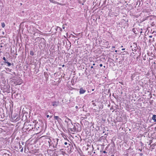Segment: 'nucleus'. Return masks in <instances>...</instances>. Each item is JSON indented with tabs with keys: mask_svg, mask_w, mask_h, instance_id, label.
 Here are the masks:
<instances>
[{
	"mask_svg": "<svg viewBox=\"0 0 156 156\" xmlns=\"http://www.w3.org/2000/svg\"><path fill=\"white\" fill-rule=\"evenodd\" d=\"M131 47L132 48V50L133 51H136V50L138 48L137 44L136 43H134L132 45H131Z\"/></svg>",
	"mask_w": 156,
	"mask_h": 156,
	"instance_id": "1",
	"label": "nucleus"
},
{
	"mask_svg": "<svg viewBox=\"0 0 156 156\" xmlns=\"http://www.w3.org/2000/svg\"><path fill=\"white\" fill-rule=\"evenodd\" d=\"M65 146H64L65 148V150L66 151H70L71 148V144H69L67 143V142L64 143Z\"/></svg>",
	"mask_w": 156,
	"mask_h": 156,
	"instance_id": "2",
	"label": "nucleus"
},
{
	"mask_svg": "<svg viewBox=\"0 0 156 156\" xmlns=\"http://www.w3.org/2000/svg\"><path fill=\"white\" fill-rule=\"evenodd\" d=\"M72 125L73 126V128H69L70 130L72 131L77 132L79 130L78 129V126L74 124V125L72 124Z\"/></svg>",
	"mask_w": 156,
	"mask_h": 156,
	"instance_id": "3",
	"label": "nucleus"
},
{
	"mask_svg": "<svg viewBox=\"0 0 156 156\" xmlns=\"http://www.w3.org/2000/svg\"><path fill=\"white\" fill-rule=\"evenodd\" d=\"M65 122L67 123V127L68 128H69L70 127V123H71L72 124V122L71 120L67 117L66 118V119L65 120Z\"/></svg>",
	"mask_w": 156,
	"mask_h": 156,
	"instance_id": "4",
	"label": "nucleus"
},
{
	"mask_svg": "<svg viewBox=\"0 0 156 156\" xmlns=\"http://www.w3.org/2000/svg\"><path fill=\"white\" fill-rule=\"evenodd\" d=\"M33 126L31 125H28L27 126V127L26 128V129L27 131H30V130H33L34 128Z\"/></svg>",
	"mask_w": 156,
	"mask_h": 156,
	"instance_id": "5",
	"label": "nucleus"
},
{
	"mask_svg": "<svg viewBox=\"0 0 156 156\" xmlns=\"http://www.w3.org/2000/svg\"><path fill=\"white\" fill-rule=\"evenodd\" d=\"M58 139H56L55 140H54V143L53 144V147H55V148H57V145L58 144Z\"/></svg>",
	"mask_w": 156,
	"mask_h": 156,
	"instance_id": "6",
	"label": "nucleus"
},
{
	"mask_svg": "<svg viewBox=\"0 0 156 156\" xmlns=\"http://www.w3.org/2000/svg\"><path fill=\"white\" fill-rule=\"evenodd\" d=\"M86 90H84L83 88H81L80 89L79 93L80 94H82L85 92Z\"/></svg>",
	"mask_w": 156,
	"mask_h": 156,
	"instance_id": "7",
	"label": "nucleus"
},
{
	"mask_svg": "<svg viewBox=\"0 0 156 156\" xmlns=\"http://www.w3.org/2000/svg\"><path fill=\"white\" fill-rule=\"evenodd\" d=\"M54 119H55L57 120L58 122H60L62 119L61 118H59L58 116H54Z\"/></svg>",
	"mask_w": 156,
	"mask_h": 156,
	"instance_id": "8",
	"label": "nucleus"
},
{
	"mask_svg": "<svg viewBox=\"0 0 156 156\" xmlns=\"http://www.w3.org/2000/svg\"><path fill=\"white\" fill-rule=\"evenodd\" d=\"M52 105L53 106H56L58 105V102H56V101H54V102H52Z\"/></svg>",
	"mask_w": 156,
	"mask_h": 156,
	"instance_id": "9",
	"label": "nucleus"
},
{
	"mask_svg": "<svg viewBox=\"0 0 156 156\" xmlns=\"http://www.w3.org/2000/svg\"><path fill=\"white\" fill-rule=\"evenodd\" d=\"M37 123H38L37 122V123L36 124H35L34 125V128H35L36 127V129L37 130H38V129H39L41 126H38V124Z\"/></svg>",
	"mask_w": 156,
	"mask_h": 156,
	"instance_id": "10",
	"label": "nucleus"
},
{
	"mask_svg": "<svg viewBox=\"0 0 156 156\" xmlns=\"http://www.w3.org/2000/svg\"><path fill=\"white\" fill-rule=\"evenodd\" d=\"M152 119L154 120V122H156V115H154L152 117Z\"/></svg>",
	"mask_w": 156,
	"mask_h": 156,
	"instance_id": "11",
	"label": "nucleus"
},
{
	"mask_svg": "<svg viewBox=\"0 0 156 156\" xmlns=\"http://www.w3.org/2000/svg\"><path fill=\"white\" fill-rule=\"evenodd\" d=\"M6 63H7L8 64V66H10L11 64L10 63L8 62H5V64H4L5 65Z\"/></svg>",
	"mask_w": 156,
	"mask_h": 156,
	"instance_id": "12",
	"label": "nucleus"
},
{
	"mask_svg": "<svg viewBox=\"0 0 156 156\" xmlns=\"http://www.w3.org/2000/svg\"><path fill=\"white\" fill-rule=\"evenodd\" d=\"M1 26L3 28L5 27V24L4 23L2 22L1 23Z\"/></svg>",
	"mask_w": 156,
	"mask_h": 156,
	"instance_id": "13",
	"label": "nucleus"
},
{
	"mask_svg": "<svg viewBox=\"0 0 156 156\" xmlns=\"http://www.w3.org/2000/svg\"><path fill=\"white\" fill-rule=\"evenodd\" d=\"M30 54L32 56H33L34 55V53L33 51H30Z\"/></svg>",
	"mask_w": 156,
	"mask_h": 156,
	"instance_id": "14",
	"label": "nucleus"
},
{
	"mask_svg": "<svg viewBox=\"0 0 156 156\" xmlns=\"http://www.w3.org/2000/svg\"><path fill=\"white\" fill-rule=\"evenodd\" d=\"M130 56H132L133 58H134V57L135 56L134 53V52H132Z\"/></svg>",
	"mask_w": 156,
	"mask_h": 156,
	"instance_id": "15",
	"label": "nucleus"
},
{
	"mask_svg": "<svg viewBox=\"0 0 156 156\" xmlns=\"http://www.w3.org/2000/svg\"><path fill=\"white\" fill-rule=\"evenodd\" d=\"M3 59L4 60V64H5V62H8L7 61L6 59V58L5 57H3Z\"/></svg>",
	"mask_w": 156,
	"mask_h": 156,
	"instance_id": "16",
	"label": "nucleus"
},
{
	"mask_svg": "<svg viewBox=\"0 0 156 156\" xmlns=\"http://www.w3.org/2000/svg\"><path fill=\"white\" fill-rule=\"evenodd\" d=\"M135 75L134 74H133V75H132L131 76V80H133V78L135 76Z\"/></svg>",
	"mask_w": 156,
	"mask_h": 156,
	"instance_id": "17",
	"label": "nucleus"
},
{
	"mask_svg": "<svg viewBox=\"0 0 156 156\" xmlns=\"http://www.w3.org/2000/svg\"><path fill=\"white\" fill-rule=\"evenodd\" d=\"M4 45V44L3 43H1V46H0V47L2 48V47H3Z\"/></svg>",
	"mask_w": 156,
	"mask_h": 156,
	"instance_id": "18",
	"label": "nucleus"
},
{
	"mask_svg": "<svg viewBox=\"0 0 156 156\" xmlns=\"http://www.w3.org/2000/svg\"><path fill=\"white\" fill-rule=\"evenodd\" d=\"M7 155V156H11L10 155V154H7L6 153H4V155Z\"/></svg>",
	"mask_w": 156,
	"mask_h": 156,
	"instance_id": "19",
	"label": "nucleus"
},
{
	"mask_svg": "<svg viewBox=\"0 0 156 156\" xmlns=\"http://www.w3.org/2000/svg\"><path fill=\"white\" fill-rule=\"evenodd\" d=\"M133 31L134 33L135 34H136L137 33H136L135 32L136 31H135V29H133V30H132Z\"/></svg>",
	"mask_w": 156,
	"mask_h": 156,
	"instance_id": "20",
	"label": "nucleus"
},
{
	"mask_svg": "<svg viewBox=\"0 0 156 156\" xmlns=\"http://www.w3.org/2000/svg\"><path fill=\"white\" fill-rule=\"evenodd\" d=\"M19 148H21L22 147L21 145L20 144V143H19Z\"/></svg>",
	"mask_w": 156,
	"mask_h": 156,
	"instance_id": "21",
	"label": "nucleus"
},
{
	"mask_svg": "<svg viewBox=\"0 0 156 156\" xmlns=\"http://www.w3.org/2000/svg\"><path fill=\"white\" fill-rule=\"evenodd\" d=\"M143 155V154L142 153H140V156H142Z\"/></svg>",
	"mask_w": 156,
	"mask_h": 156,
	"instance_id": "22",
	"label": "nucleus"
},
{
	"mask_svg": "<svg viewBox=\"0 0 156 156\" xmlns=\"http://www.w3.org/2000/svg\"><path fill=\"white\" fill-rule=\"evenodd\" d=\"M23 147L20 150V151L21 152H23Z\"/></svg>",
	"mask_w": 156,
	"mask_h": 156,
	"instance_id": "23",
	"label": "nucleus"
},
{
	"mask_svg": "<svg viewBox=\"0 0 156 156\" xmlns=\"http://www.w3.org/2000/svg\"><path fill=\"white\" fill-rule=\"evenodd\" d=\"M59 28H60V30L61 31H62V29L60 28V27H59Z\"/></svg>",
	"mask_w": 156,
	"mask_h": 156,
	"instance_id": "24",
	"label": "nucleus"
},
{
	"mask_svg": "<svg viewBox=\"0 0 156 156\" xmlns=\"http://www.w3.org/2000/svg\"><path fill=\"white\" fill-rule=\"evenodd\" d=\"M102 66H103V65H102V64H100V66L101 67H102Z\"/></svg>",
	"mask_w": 156,
	"mask_h": 156,
	"instance_id": "25",
	"label": "nucleus"
},
{
	"mask_svg": "<svg viewBox=\"0 0 156 156\" xmlns=\"http://www.w3.org/2000/svg\"><path fill=\"white\" fill-rule=\"evenodd\" d=\"M14 75H16V74L15 73V72H12Z\"/></svg>",
	"mask_w": 156,
	"mask_h": 156,
	"instance_id": "26",
	"label": "nucleus"
},
{
	"mask_svg": "<svg viewBox=\"0 0 156 156\" xmlns=\"http://www.w3.org/2000/svg\"><path fill=\"white\" fill-rule=\"evenodd\" d=\"M62 28L63 29H64L65 28V27L63 26Z\"/></svg>",
	"mask_w": 156,
	"mask_h": 156,
	"instance_id": "27",
	"label": "nucleus"
},
{
	"mask_svg": "<svg viewBox=\"0 0 156 156\" xmlns=\"http://www.w3.org/2000/svg\"><path fill=\"white\" fill-rule=\"evenodd\" d=\"M150 38H152V36L151 35L149 36V37Z\"/></svg>",
	"mask_w": 156,
	"mask_h": 156,
	"instance_id": "28",
	"label": "nucleus"
},
{
	"mask_svg": "<svg viewBox=\"0 0 156 156\" xmlns=\"http://www.w3.org/2000/svg\"><path fill=\"white\" fill-rule=\"evenodd\" d=\"M9 69V72H12V70L11 69Z\"/></svg>",
	"mask_w": 156,
	"mask_h": 156,
	"instance_id": "29",
	"label": "nucleus"
},
{
	"mask_svg": "<svg viewBox=\"0 0 156 156\" xmlns=\"http://www.w3.org/2000/svg\"><path fill=\"white\" fill-rule=\"evenodd\" d=\"M139 150L140 151H141L142 150V149H139Z\"/></svg>",
	"mask_w": 156,
	"mask_h": 156,
	"instance_id": "30",
	"label": "nucleus"
},
{
	"mask_svg": "<svg viewBox=\"0 0 156 156\" xmlns=\"http://www.w3.org/2000/svg\"><path fill=\"white\" fill-rule=\"evenodd\" d=\"M138 1H139V5H140V1L139 0H138Z\"/></svg>",
	"mask_w": 156,
	"mask_h": 156,
	"instance_id": "31",
	"label": "nucleus"
},
{
	"mask_svg": "<svg viewBox=\"0 0 156 156\" xmlns=\"http://www.w3.org/2000/svg\"><path fill=\"white\" fill-rule=\"evenodd\" d=\"M75 108H76V109H77V108H78V106H76V107H75Z\"/></svg>",
	"mask_w": 156,
	"mask_h": 156,
	"instance_id": "32",
	"label": "nucleus"
},
{
	"mask_svg": "<svg viewBox=\"0 0 156 156\" xmlns=\"http://www.w3.org/2000/svg\"><path fill=\"white\" fill-rule=\"evenodd\" d=\"M103 153H107V152L105 151H103Z\"/></svg>",
	"mask_w": 156,
	"mask_h": 156,
	"instance_id": "33",
	"label": "nucleus"
},
{
	"mask_svg": "<svg viewBox=\"0 0 156 156\" xmlns=\"http://www.w3.org/2000/svg\"><path fill=\"white\" fill-rule=\"evenodd\" d=\"M49 115H47V118H48L49 117Z\"/></svg>",
	"mask_w": 156,
	"mask_h": 156,
	"instance_id": "34",
	"label": "nucleus"
},
{
	"mask_svg": "<svg viewBox=\"0 0 156 156\" xmlns=\"http://www.w3.org/2000/svg\"><path fill=\"white\" fill-rule=\"evenodd\" d=\"M125 50V48H122V51H123V50Z\"/></svg>",
	"mask_w": 156,
	"mask_h": 156,
	"instance_id": "35",
	"label": "nucleus"
},
{
	"mask_svg": "<svg viewBox=\"0 0 156 156\" xmlns=\"http://www.w3.org/2000/svg\"><path fill=\"white\" fill-rule=\"evenodd\" d=\"M90 68L91 69H92L93 68V66H91V67H90Z\"/></svg>",
	"mask_w": 156,
	"mask_h": 156,
	"instance_id": "36",
	"label": "nucleus"
},
{
	"mask_svg": "<svg viewBox=\"0 0 156 156\" xmlns=\"http://www.w3.org/2000/svg\"><path fill=\"white\" fill-rule=\"evenodd\" d=\"M139 1H137V4H136V5H138V4H139V3H138V2Z\"/></svg>",
	"mask_w": 156,
	"mask_h": 156,
	"instance_id": "37",
	"label": "nucleus"
},
{
	"mask_svg": "<svg viewBox=\"0 0 156 156\" xmlns=\"http://www.w3.org/2000/svg\"><path fill=\"white\" fill-rule=\"evenodd\" d=\"M48 143H49V146H50V142H49V141H48Z\"/></svg>",
	"mask_w": 156,
	"mask_h": 156,
	"instance_id": "38",
	"label": "nucleus"
},
{
	"mask_svg": "<svg viewBox=\"0 0 156 156\" xmlns=\"http://www.w3.org/2000/svg\"><path fill=\"white\" fill-rule=\"evenodd\" d=\"M113 109V108L112 107L110 108V110L112 109Z\"/></svg>",
	"mask_w": 156,
	"mask_h": 156,
	"instance_id": "39",
	"label": "nucleus"
},
{
	"mask_svg": "<svg viewBox=\"0 0 156 156\" xmlns=\"http://www.w3.org/2000/svg\"><path fill=\"white\" fill-rule=\"evenodd\" d=\"M64 66H65L64 65H63L62 66V67H64Z\"/></svg>",
	"mask_w": 156,
	"mask_h": 156,
	"instance_id": "40",
	"label": "nucleus"
},
{
	"mask_svg": "<svg viewBox=\"0 0 156 156\" xmlns=\"http://www.w3.org/2000/svg\"><path fill=\"white\" fill-rule=\"evenodd\" d=\"M62 152L63 153L62 154H64V152H63V151H62Z\"/></svg>",
	"mask_w": 156,
	"mask_h": 156,
	"instance_id": "41",
	"label": "nucleus"
},
{
	"mask_svg": "<svg viewBox=\"0 0 156 156\" xmlns=\"http://www.w3.org/2000/svg\"><path fill=\"white\" fill-rule=\"evenodd\" d=\"M93 66H94L95 65V63H94L93 64Z\"/></svg>",
	"mask_w": 156,
	"mask_h": 156,
	"instance_id": "42",
	"label": "nucleus"
},
{
	"mask_svg": "<svg viewBox=\"0 0 156 156\" xmlns=\"http://www.w3.org/2000/svg\"><path fill=\"white\" fill-rule=\"evenodd\" d=\"M3 156H7V155H4V154L3 155Z\"/></svg>",
	"mask_w": 156,
	"mask_h": 156,
	"instance_id": "43",
	"label": "nucleus"
},
{
	"mask_svg": "<svg viewBox=\"0 0 156 156\" xmlns=\"http://www.w3.org/2000/svg\"><path fill=\"white\" fill-rule=\"evenodd\" d=\"M141 55V53H140V55Z\"/></svg>",
	"mask_w": 156,
	"mask_h": 156,
	"instance_id": "44",
	"label": "nucleus"
},
{
	"mask_svg": "<svg viewBox=\"0 0 156 156\" xmlns=\"http://www.w3.org/2000/svg\"><path fill=\"white\" fill-rule=\"evenodd\" d=\"M52 1H53L52 0H50V1L51 2H52Z\"/></svg>",
	"mask_w": 156,
	"mask_h": 156,
	"instance_id": "45",
	"label": "nucleus"
},
{
	"mask_svg": "<svg viewBox=\"0 0 156 156\" xmlns=\"http://www.w3.org/2000/svg\"><path fill=\"white\" fill-rule=\"evenodd\" d=\"M52 116V115L50 116V117L51 118V117Z\"/></svg>",
	"mask_w": 156,
	"mask_h": 156,
	"instance_id": "46",
	"label": "nucleus"
},
{
	"mask_svg": "<svg viewBox=\"0 0 156 156\" xmlns=\"http://www.w3.org/2000/svg\"><path fill=\"white\" fill-rule=\"evenodd\" d=\"M115 52H117V50H115Z\"/></svg>",
	"mask_w": 156,
	"mask_h": 156,
	"instance_id": "47",
	"label": "nucleus"
},
{
	"mask_svg": "<svg viewBox=\"0 0 156 156\" xmlns=\"http://www.w3.org/2000/svg\"><path fill=\"white\" fill-rule=\"evenodd\" d=\"M20 84H21L20 83V84L17 83V84H18V85H19V84L20 85Z\"/></svg>",
	"mask_w": 156,
	"mask_h": 156,
	"instance_id": "48",
	"label": "nucleus"
},
{
	"mask_svg": "<svg viewBox=\"0 0 156 156\" xmlns=\"http://www.w3.org/2000/svg\"><path fill=\"white\" fill-rule=\"evenodd\" d=\"M24 150H26V148L25 147V148H24Z\"/></svg>",
	"mask_w": 156,
	"mask_h": 156,
	"instance_id": "49",
	"label": "nucleus"
},
{
	"mask_svg": "<svg viewBox=\"0 0 156 156\" xmlns=\"http://www.w3.org/2000/svg\"><path fill=\"white\" fill-rule=\"evenodd\" d=\"M149 41H151V39H150V40H149Z\"/></svg>",
	"mask_w": 156,
	"mask_h": 156,
	"instance_id": "50",
	"label": "nucleus"
},
{
	"mask_svg": "<svg viewBox=\"0 0 156 156\" xmlns=\"http://www.w3.org/2000/svg\"><path fill=\"white\" fill-rule=\"evenodd\" d=\"M1 65H3V64H1Z\"/></svg>",
	"mask_w": 156,
	"mask_h": 156,
	"instance_id": "51",
	"label": "nucleus"
},
{
	"mask_svg": "<svg viewBox=\"0 0 156 156\" xmlns=\"http://www.w3.org/2000/svg\"><path fill=\"white\" fill-rule=\"evenodd\" d=\"M121 47H123V46H121Z\"/></svg>",
	"mask_w": 156,
	"mask_h": 156,
	"instance_id": "52",
	"label": "nucleus"
},
{
	"mask_svg": "<svg viewBox=\"0 0 156 156\" xmlns=\"http://www.w3.org/2000/svg\"><path fill=\"white\" fill-rule=\"evenodd\" d=\"M111 156H114V155H112Z\"/></svg>",
	"mask_w": 156,
	"mask_h": 156,
	"instance_id": "53",
	"label": "nucleus"
}]
</instances>
